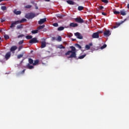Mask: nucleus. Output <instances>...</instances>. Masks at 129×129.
Masks as SVG:
<instances>
[{"mask_svg":"<svg viewBox=\"0 0 129 129\" xmlns=\"http://www.w3.org/2000/svg\"><path fill=\"white\" fill-rule=\"evenodd\" d=\"M72 50H69L67 52L65 53L66 56H68V55H70V56H68V58H77L76 56V48L74 46H71L70 47Z\"/></svg>","mask_w":129,"mask_h":129,"instance_id":"1","label":"nucleus"},{"mask_svg":"<svg viewBox=\"0 0 129 129\" xmlns=\"http://www.w3.org/2000/svg\"><path fill=\"white\" fill-rule=\"evenodd\" d=\"M24 22H27V19L23 18L21 20H18L17 21L14 22L11 24L10 28L13 29V28H15V27H16V25H18V24H22V23H24Z\"/></svg>","mask_w":129,"mask_h":129,"instance_id":"2","label":"nucleus"},{"mask_svg":"<svg viewBox=\"0 0 129 129\" xmlns=\"http://www.w3.org/2000/svg\"><path fill=\"white\" fill-rule=\"evenodd\" d=\"M28 62L29 63L26 65V68L27 69H34V66L30 65L32 64L33 65V64H34V60H33L32 58H29Z\"/></svg>","mask_w":129,"mask_h":129,"instance_id":"3","label":"nucleus"},{"mask_svg":"<svg viewBox=\"0 0 129 129\" xmlns=\"http://www.w3.org/2000/svg\"><path fill=\"white\" fill-rule=\"evenodd\" d=\"M34 17H36V14L33 13H28L25 15V18L28 20L34 19Z\"/></svg>","mask_w":129,"mask_h":129,"instance_id":"4","label":"nucleus"},{"mask_svg":"<svg viewBox=\"0 0 129 129\" xmlns=\"http://www.w3.org/2000/svg\"><path fill=\"white\" fill-rule=\"evenodd\" d=\"M39 41L37 40V38L34 37L33 38H31L30 40L29 41L30 44H36V43H38Z\"/></svg>","mask_w":129,"mask_h":129,"instance_id":"5","label":"nucleus"},{"mask_svg":"<svg viewBox=\"0 0 129 129\" xmlns=\"http://www.w3.org/2000/svg\"><path fill=\"white\" fill-rule=\"evenodd\" d=\"M75 21L77 23H79L80 24H82V23H84V20H83V19H81L80 17L75 18Z\"/></svg>","mask_w":129,"mask_h":129,"instance_id":"6","label":"nucleus"},{"mask_svg":"<svg viewBox=\"0 0 129 129\" xmlns=\"http://www.w3.org/2000/svg\"><path fill=\"white\" fill-rule=\"evenodd\" d=\"M74 35L78 39H80V40H82V39H83V36H82V35L80 34L79 32H77L74 33Z\"/></svg>","mask_w":129,"mask_h":129,"instance_id":"7","label":"nucleus"},{"mask_svg":"<svg viewBox=\"0 0 129 129\" xmlns=\"http://www.w3.org/2000/svg\"><path fill=\"white\" fill-rule=\"evenodd\" d=\"M110 35H111V32H110L109 30H106L104 32V36H105V37H109Z\"/></svg>","mask_w":129,"mask_h":129,"instance_id":"8","label":"nucleus"},{"mask_svg":"<svg viewBox=\"0 0 129 129\" xmlns=\"http://www.w3.org/2000/svg\"><path fill=\"white\" fill-rule=\"evenodd\" d=\"M45 22H47V18L41 19L38 21V24L43 25Z\"/></svg>","mask_w":129,"mask_h":129,"instance_id":"9","label":"nucleus"},{"mask_svg":"<svg viewBox=\"0 0 129 129\" xmlns=\"http://www.w3.org/2000/svg\"><path fill=\"white\" fill-rule=\"evenodd\" d=\"M92 37L93 39H97L99 38V35L98 34V33L95 32L92 34Z\"/></svg>","mask_w":129,"mask_h":129,"instance_id":"10","label":"nucleus"},{"mask_svg":"<svg viewBox=\"0 0 129 129\" xmlns=\"http://www.w3.org/2000/svg\"><path fill=\"white\" fill-rule=\"evenodd\" d=\"M11 51L7 52L5 55V59H6V60H8V59H10V58L11 57Z\"/></svg>","mask_w":129,"mask_h":129,"instance_id":"11","label":"nucleus"},{"mask_svg":"<svg viewBox=\"0 0 129 129\" xmlns=\"http://www.w3.org/2000/svg\"><path fill=\"white\" fill-rule=\"evenodd\" d=\"M17 49H18V47H17V46H13L10 48V51L11 52H14V51H16Z\"/></svg>","mask_w":129,"mask_h":129,"instance_id":"12","label":"nucleus"},{"mask_svg":"<svg viewBox=\"0 0 129 129\" xmlns=\"http://www.w3.org/2000/svg\"><path fill=\"white\" fill-rule=\"evenodd\" d=\"M13 13L15 15H21V14H22L21 11H17V9L14 10Z\"/></svg>","mask_w":129,"mask_h":129,"instance_id":"13","label":"nucleus"},{"mask_svg":"<svg viewBox=\"0 0 129 129\" xmlns=\"http://www.w3.org/2000/svg\"><path fill=\"white\" fill-rule=\"evenodd\" d=\"M70 26L72 27L73 28H75L78 27V24L77 23H71L70 24Z\"/></svg>","mask_w":129,"mask_h":129,"instance_id":"14","label":"nucleus"},{"mask_svg":"<svg viewBox=\"0 0 129 129\" xmlns=\"http://www.w3.org/2000/svg\"><path fill=\"white\" fill-rule=\"evenodd\" d=\"M39 62H40V60L39 59L35 60L34 62H33V66H36L37 65H38Z\"/></svg>","mask_w":129,"mask_h":129,"instance_id":"15","label":"nucleus"},{"mask_svg":"<svg viewBox=\"0 0 129 129\" xmlns=\"http://www.w3.org/2000/svg\"><path fill=\"white\" fill-rule=\"evenodd\" d=\"M67 3L69 4V5H71L72 6L74 5V2L71 1V0H68L67 1Z\"/></svg>","mask_w":129,"mask_h":129,"instance_id":"16","label":"nucleus"},{"mask_svg":"<svg viewBox=\"0 0 129 129\" xmlns=\"http://www.w3.org/2000/svg\"><path fill=\"white\" fill-rule=\"evenodd\" d=\"M120 14L121 15V16H125L126 15V13H125V11H124V10H121L120 11Z\"/></svg>","mask_w":129,"mask_h":129,"instance_id":"17","label":"nucleus"},{"mask_svg":"<svg viewBox=\"0 0 129 129\" xmlns=\"http://www.w3.org/2000/svg\"><path fill=\"white\" fill-rule=\"evenodd\" d=\"M23 28H24V25H23V24H20V25H17V30H20V29H23Z\"/></svg>","mask_w":129,"mask_h":129,"instance_id":"18","label":"nucleus"},{"mask_svg":"<svg viewBox=\"0 0 129 129\" xmlns=\"http://www.w3.org/2000/svg\"><path fill=\"white\" fill-rule=\"evenodd\" d=\"M44 27H45V25L39 26L38 27H37L38 31H39L40 30H43V29H44Z\"/></svg>","mask_w":129,"mask_h":129,"instance_id":"19","label":"nucleus"},{"mask_svg":"<svg viewBox=\"0 0 129 129\" xmlns=\"http://www.w3.org/2000/svg\"><path fill=\"white\" fill-rule=\"evenodd\" d=\"M45 47H46V42L43 41L41 42V48H45Z\"/></svg>","mask_w":129,"mask_h":129,"instance_id":"20","label":"nucleus"},{"mask_svg":"<svg viewBox=\"0 0 129 129\" xmlns=\"http://www.w3.org/2000/svg\"><path fill=\"white\" fill-rule=\"evenodd\" d=\"M58 49H65V46H63L62 44H60L57 46Z\"/></svg>","mask_w":129,"mask_h":129,"instance_id":"21","label":"nucleus"},{"mask_svg":"<svg viewBox=\"0 0 129 129\" xmlns=\"http://www.w3.org/2000/svg\"><path fill=\"white\" fill-rule=\"evenodd\" d=\"M64 27L60 26L57 28V31H63L64 30Z\"/></svg>","mask_w":129,"mask_h":129,"instance_id":"22","label":"nucleus"},{"mask_svg":"<svg viewBox=\"0 0 129 129\" xmlns=\"http://www.w3.org/2000/svg\"><path fill=\"white\" fill-rule=\"evenodd\" d=\"M84 7H83V6H79L78 8V11H82L83 10H84Z\"/></svg>","mask_w":129,"mask_h":129,"instance_id":"23","label":"nucleus"},{"mask_svg":"<svg viewBox=\"0 0 129 129\" xmlns=\"http://www.w3.org/2000/svg\"><path fill=\"white\" fill-rule=\"evenodd\" d=\"M27 39V40H30V39H32L33 38V36L32 35H27L25 37Z\"/></svg>","mask_w":129,"mask_h":129,"instance_id":"24","label":"nucleus"},{"mask_svg":"<svg viewBox=\"0 0 129 129\" xmlns=\"http://www.w3.org/2000/svg\"><path fill=\"white\" fill-rule=\"evenodd\" d=\"M38 32H39V31L37 30H32L31 31L32 34H37Z\"/></svg>","mask_w":129,"mask_h":129,"instance_id":"25","label":"nucleus"},{"mask_svg":"<svg viewBox=\"0 0 129 129\" xmlns=\"http://www.w3.org/2000/svg\"><path fill=\"white\" fill-rule=\"evenodd\" d=\"M24 56V54H19L18 56H17V59H21V58H23V56Z\"/></svg>","mask_w":129,"mask_h":129,"instance_id":"26","label":"nucleus"},{"mask_svg":"<svg viewBox=\"0 0 129 129\" xmlns=\"http://www.w3.org/2000/svg\"><path fill=\"white\" fill-rule=\"evenodd\" d=\"M86 54H84L83 55H81L80 56H79L78 58L79 59H83L85 57H86Z\"/></svg>","mask_w":129,"mask_h":129,"instance_id":"27","label":"nucleus"},{"mask_svg":"<svg viewBox=\"0 0 129 129\" xmlns=\"http://www.w3.org/2000/svg\"><path fill=\"white\" fill-rule=\"evenodd\" d=\"M125 21H126V19H124L123 21H122L120 23H118V26H120V25H121V24L124 23V22H125Z\"/></svg>","mask_w":129,"mask_h":129,"instance_id":"28","label":"nucleus"},{"mask_svg":"<svg viewBox=\"0 0 129 129\" xmlns=\"http://www.w3.org/2000/svg\"><path fill=\"white\" fill-rule=\"evenodd\" d=\"M57 41H58V42H61L62 41V38L61 36H59L57 38Z\"/></svg>","mask_w":129,"mask_h":129,"instance_id":"29","label":"nucleus"},{"mask_svg":"<svg viewBox=\"0 0 129 129\" xmlns=\"http://www.w3.org/2000/svg\"><path fill=\"white\" fill-rule=\"evenodd\" d=\"M4 38H5V40H8V39H10V36H9V35H5Z\"/></svg>","mask_w":129,"mask_h":129,"instance_id":"30","label":"nucleus"},{"mask_svg":"<svg viewBox=\"0 0 129 129\" xmlns=\"http://www.w3.org/2000/svg\"><path fill=\"white\" fill-rule=\"evenodd\" d=\"M1 10H2V11H6L7 7L6 6H2L1 7Z\"/></svg>","mask_w":129,"mask_h":129,"instance_id":"31","label":"nucleus"},{"mask_svg":"<svg viewBox=\"0 0 129 129\" xmlns=\"http://www.w3.org/2000/svg\"><path fill=\"white\" fill-rule=\"evenodd\" d=\"M113 13L115 15H119L120 14V12L116 11H114Z\"/></svg>","mask_w":129,"mask_h":129,"instance_id":"32","label":"nucleus"},{"mask_svg":"<svg viewBox=\"0 0 129 129\" xmlns=\"http://www.w3.org/2000/svg\"><path fill=\"white\" fill-rule=\"evenodd\" d=\"M52 26H53V27H58L59 24H58L57 23H54L52 24Z\"/></svg>","mask_w":129,"mask_h":129,"instance_id":"33","label":"nucleus"},{"mask_svg":"<svg viewBox=\"0 0 129 129\" xmlns=\"http://www.w3.org/2000/svg\"><path fill=\"white\" fill-rule=\"evenodd\" d=\"M32 8V5H27L25 6L26 9H31Z\"/></svg>","mask_w":129,"mask_h":129,"instance_id":"34","label":"nucleus"},{"mask_svg":"<svg viewBox=\"0 0 129 129\" xmlns=\"http://www.w3.org/2000/svg\"><path fill=\"white\" fill-rule=\"evenodd\" d=\"M23 37H25V35L21 34L18 36V39H20V38H23Z\"/></svg>","mask_w":129,"mask_h":129,"instance_id":"35","label":"nucleus"},{"mask_svg":"<svg viewBox=\"0 0 129 129\" xmlns=\"http://www.w3.org/2000/svg\"><path fill=\"white\" fill-rule=\"evenodd\" d=\"M18 44L19 45H22V44H24V40L19 41Z\"/></svg>","mask_w":129,"mask_h":129,"instance_id":"36","label":"nucleus"},{"mask_svg":"<svg viewBox=\"0 0 129 129\" xmlns=\"http://www.w3.org/2000/svg\"><path fill=\"white\" fill-rule=\"evenodd\" d=\"M85 48L87 50H89V49H90V47L89 45H86Z\"/></svg>","mask_w":129,"mask_h":129,"instance_id":"37","label":"nucleus"},{"mask_svg":"<svg viewBox=\"0 0 129 129\" xmlns=\"http://www.w3.org/2000/svg\"><path fill=\"white\" fill-rule=\"evenodd\" d=\"M106 44H104L103 46L101 47V49H104V48H106Z\"/></svg>","mask_w":129,"mask_h":129,"instance_id":"38","label":"nucleus"},{"mask_svg":"<svg viewBox=\"0 0 129 129\" xmlns=\"http://www.w3.org/2000/svg\"><path fill=\"white\" fill-rule=\"evenodd\" d=\"M76 47H77V48H79V49H81V48H82L81 45L78 44H76Z\"/></svg>","mask_w":129,"mask_h":129,"instance_id":"39","label":"nucleus"},{"mask_svg":"<svg viewBox=\"0 0 129 129\" xmlns=\"http://www.w3.org/2000/svg\"><path fill=\"white\" fill-rule=\"evenodd\" d=\"M22 49H23V45L19 46V47L18 48V51H20V50H22Z\"/></svg>","mask_w":129,"mask_h":129,"instance_id":"40","label":"nucleus"},{"mask_svg":"<svg viewBox=\"0 0 129 129\" xmlns=\"http://www.w3.org/2000/svg\"><path fill=\"white\" fill-rule=\"evenodd\" d=\"M101 1L103 3H105V4H107L108 3V1H107V0H101Z\"/></svg>","mask_w":129,"mask_h":129,"instance_id":"41","label":"nucleus"},{"mask_svg":"<svg viewBox=\"0 0 129 129\" xmlns=\"http://www.w3.org/2000/svg\"><path fill=\"white\" fill-rule=\"evenodd\" d=\"M5 21H6V19H3V18L1 19V23H4V22H5Z\"/></svg>","mask_w":129,"mask_h":129,"instance_id":"42","label":"nucleus"},{"mask_svg":"<svg viewBox=\"0 0 129 129\" xmlns=\"http://www.w3.org/2000/svg\"><path fill=\"white\" fill-rule=\"evenodd\" d=\"M72 36H73V34L72 33H70V34H69L68 37H69V38H71V37H72Z\"/></svg>","mask_w":129,"mask_h":129,"instance_id":"43","label":"nucleus"},{"mask_svg":"<svg viewBox=\"0 0 129 129\" xmlns=\"http://www.w3.org/2000/svg\"><path fill=\"white\" fill-rule=\"evenodd\" d=\"M25 71H26V69L23 70L21 73L20 74H24L25 73Z\"/></svg>","mask_w":129,"mask_h":129,"instance_id":"44","label":"nucleus"},{"mask_svg":"<svg viewBox=\"0 0 129 129\" xmlns=\"http://www.w3.org/2000/svg\"><path fill=\"white\" fill-rule=\"evenodd\" d=\"M97 33H98V35H99L100 34H102V33H103V31H100L97 32Z\"/></svg>","mask_w":129,"mask_h":129,"instance_id":"45","label":"nucleus"},{"mask_svg":"<svg viewBox=\"0 0 129 129\" xmlns=\"http://www.w3.org/2000/svg\"><path fill=\"white\" fill-rule=\"evenodd\" d=\"M99 9L100 10H102L103 9H104V7L103 6H99Z\"/></svg>","mask_w":129,"mask_h":129,"instance_id":"46","label":"nucleus"},{"mask_svg":"<svg viewBox=\"0 0 129 129\" xmlns=\"http://www.w3.org/2000/svg\"><path fill=\"white\" fill-rule=\"evenodd\" d=\"M51 40H52V41H54V40H56V38L53 37L51 38Z\"/></svg>","mask_w":129,"mask_h":129,"instance_id":"47","label":"nucleus"},{"mask_svg":"<svg viewBox=\"0 0 129 129\" xmlns=\"http://www.w3.org/2000/svg\"><path fill=\"white\" fill-rule=\"evenodd\" d=\"M102 15H103V16H106V13H104V12H102Z\"/></svg>","mask_w":129,"mask_h":129,"instance_id":"48","label":"nucleus"},{"mask_svg":"<svg viewBox=\"0 0 129 129\" xmlns=\"http://www.w3.org/2000/svg\"><path fill=\"white\" fill-rule=\"evenodd\" d=\"M72 41H73V42H74V41H76V39L72 38Z\"/></svg>","mask_w":129,"mask_h":129,"instance_id":"49","label":"nucleus"},{"mask_svg":"<svg viewBox=\"0 0 129 129\" xmlns=\"http://www.w3.org/2000/svg\"><path fill=\"white\" fill-rule=\"evenodd\" d=\"M31 4H32V5H34L35 4V2L34 1H32L31 2Z\"/></svg>","mask_w":129,"mask_h":129,"instance_id":"50","label":"nucleus"},{"mask_svg":"<svg viewBox=\"0 0 129 129\" xmlns=\"http://www.w3.org/2000/svg\"><path fill=\"white\" fill-rule=\"evenodd\" d=\"M89 46L90 47H91V46H92V43H89Z\"/></svg>","mask_w":129,"mask_h":129,"instance_id":"51","label":"nucleus"},{"mask_svg":"<svg viewBox=\"0 0 129 129\" xmlns=\"http://www.w3.org/2000/svg\"><path fill=\"white\" fill-rule=\"evenodd\" d=\"M4 1H8L9 0H0V3H2V2H4Z\"/></svg>","mask_w":129,"mask_h":129,"instance_id":"52","label":"nucleus"},{"mask_svg":"<svg viewBox=\"0 0 129 129\" xmlns=\"http://www.w3.org/2000/svg\"><path fill=\"white\" fill-rule=\"evenodd\" d=\"M113 28H114V29H116V28H117V26H114L113 27Z\"/></svg>","mask_w":129,"mask_h":129,"instance_id":"53","label":"nucleus"},{"mask_svg":"<svg viewBox=\"0 0 129 129\" xmlns=\"http://www.w3.org/2000/svg\"><path fill=\"white\" fill-rule=\"evenodd\" d=\"M127 9H129V4H127Z\"/></svg>","mask_w":129,"mask_h":129,"instance_id":"54","label":"nucleus"},{"mask_svg":"<svg viewBox=\"0 0 129 129\" xmlns=\"http://www.w3.org/2000/svg\"><path fill=\"white\" fill-rule=\"evenodd\" d=\"M45 2H50V0H44Z\"/></svg>","mask_w":129,"mask_h":129,"instance_id":"55","label":"nucleus"},{"mask_svg":"<svg viewBox=\"0 0 129 129\" xmlns=\"http://www.w3.org/2000/svg\"><path fill=\"white\" fill-rule=\"evenodd\" d=\"M2 29H0V33H2Z\"/></svg>","mask_w":129,"mask_h":129,"instance_id":"56","label":"nucleus"},{"mask_svg":"<svg viewBox=\"0 0 129 129\" xmlns=\"http://www.w3.org/2000/svg\"><path fill=\"white\" fill-rule=\"evenodd\" d=\"M36 10H38V7H36Z\"/></svg>","mask_w":129,"mask_h":129,"instance_id":"57","label":"nucleus"},{"mask_svg":"<svg viewBox=\"0 0 129 129\" xmlns=\"http://www.w3.org/2000/svg\"><path fill=\"white\" fill-rule=\"evenodd\" d=\"M33 50H31V53H33Z\"/></svg>","mask_w":129,"mask_h":129,"instance_id":"58","label":"nucleus"},{"mask_svg":"<svg viewBox=\"0 0 129 129\" xmlns=\"http://www.w3.org/2000/svg\"><path fill=\"white\" fill-rule=\"evenodd\" d=\"M2 40V38L0 37V40Z\"/></svg>","mask_w":129,"mask_h":129,"instance_id":"59","label":"nucleus"}]
</instances>
